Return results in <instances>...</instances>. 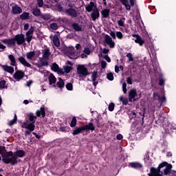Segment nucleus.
Listing matches in <instances>:
<instances>
[{
  "mask_svg": "<svg viewBox=\"0 0 176 176\" xmlns=\"http://www.w3.org/2000/svg\"><path fill=\"white\" fill-rule=\"evenodd\" d=\"M110 35L113 38V39H116V34H115V32H113V31H111Z\"/></svg>",
  "mask_w": 176,
  "mask_h": 176,
  "instance_id": "obj_59",
  "label": "nucleus"
},
{
  "mask_svg": "<svg viewBox=\"0 0 176 176\" xmlns=\"http://www.w3.org/2000/svg\"><path fill=\"white\" fill-rule=\"evenodd\" d=\"M34 31H35V29L34 27L31 26V28L29 29V30L26 32V41L28 43L32 41V34H34Z\"/></svg>",
  "mask_w": 176,
  "mask_h": 176,
  "instance_id": "obj_7",
  "label": "nucleus"
},
{
  "mask_svg": "<svg viewBox=\"0 0 176 176\" xmlns=\"http://www.w3.org/2000/svg\"><path fill=\"white\" fill-rule=\"evenodd\" d=\"M25 76V74L24 73V72L21 70H17L14 74L13 78L14 79H15V80H17L19 82L21 80V79H23V78H24Z\"/></svg>",
  "mask_w": 176,
  "mask_h": 176,
  "instance_id": "obj_6",
  "label": "nucleus"
},
{
  "mask_svg": "<svg viewBox=\"0 0 176 176\" xmlns=\"http://www.w3.org/2000/svg\"><path fill=\"white\" fill-rule=\"evenodd\" d=\"M111 10L109 9H104L101 11L102 17L103 19H108L109 17V12Z\"/></svg>",
  "mask_w": 176,
  "mask_h": 176,
  "instance_id": "obj_24",
  "label": "nucleus"
},
{
  "mask_svg": "<svg viewBox=\"0 0 176 176\" xmlns=\"http://www.w3.org/2000/svg\"><path fill=\"white\" fill-rule=\"evenodd\" d=\"M2 89H6V81L5 80L0 81V90Z\"/></svg>",
  "mask_w": 176,
  "mask_h": 176,
  "instance_id": "obj_41",
  "label": "nucleus"
},
{
  "mask_svg": "<svg viewBox=\"0 0 176 176\" xmlns=\"http://www.w3.org/2000/svg\"><path fill=\"white\" fill-rule=\"evenodd\" d=\"M115 109V103L111 102L109 104V111H110V112H112V111H113Z\"/></svg>",
  "mask_w": 176,
  "mask_h": 176,
  "instance_id": "obj_43",
  "label": "nucleus"
},
{
  "mask_svg": "<svg viewBox=\"0 0 176 176\" xmlns=\"http://www.w3.org/2000/svg\"><path fill=\"white\" fill-rule=\"evenodd\" d=\"M18 61L22 64V65H24V67H28V68H31V64L30 63L27 62V60L23 56H20L18 58Z\"/></svg>",
  "mask_w": 176,
  "mask_h": 176,
  "instance_id": "obj_15",
  "label": "nucleus"
},
{
  "mask_svg": "<svg viewBox=\"0 0 176 176\" xmlns=\"http://www.w3.org/2000/svg\"><path fill=\"white\" fill-rule=\"evenodd\" d=\"M60 0H46L47 3H50V5H53L54 3H57Z\"/></svg>",
  "mask_w": 176,
  "mask_h": 176,
  "instance_id": "obj_46",
  "label": "nucleus"
},
{
  "mask_svg": "<svg viewBox=\"0 0 176 176\" xmlns=\"http://www.w3.org/2000/svg\"><path fill=\"white\" fill-rule=\"evenodd\" d=\"M53 43L56 47H59V46H60V39L58 38V37H57V36L54 37Z\"/></svg>",
  "mask_w": 176,
  "mask_h": 176,
  "instance_id": "obj_32",
  "label": "nucleus"
},
{
  "mask_svg": "<svg viewBox=\"0 0 176 176\" xmlns=\"http://www.w3.org/2000/svg\"><path fill=\"white\" fill-rule=\"evenodd\" d=\"M100 66L102 69H104V68H107V62L105 60H102L100 63Z\"/></svg>",
  "mask_w": 176,
  "mask_h": 176,
  "instance_id": "obj_48",
  "label": "nucleus"
},
{
  "mask_svg": "<svg viewBox=\"0 0 176 176\" xmlns=\"http://www.w3.org/2000/svg\"><path fill=\"white\" fill-rule=\"evenodd\" d=\"M21 127L22 129H27V130L34 131L35 130V123L30 122V121L27 120L22 124Z\"/></svg>",
  "mask_w": 176,
  "mask_h": 176,
  "instance_id": "obj_3",
  "label": "nucleus"
},
{
  "mask_svg": "<svg viewBox=\"0 0 176 176\" xmlns=\"http://www.w3.org/2000/svg\"><path fill=\"white\" fill-rule=\"evenodd\" d=\"M126 83H128V85H133V81L131 80V77L126 78Z\"/></svg>",
  "mask_w": 176,
  "mask_h": 176,
  "instance_id": "obj_56",
  "label": "nucleus"
},
{
  "mask_svg": "<svg viewBox=\"0 0 176 176\" xmlns=\"http://www.w3.org/2000/svg\"><path fill=\"white\" fill-rule=\"evenodd\" d=\"M119 1L120 2H121V3H122V5H124V6H125L126 10H128L129 12L131 10V6L129 4V0H119Z\"/></svg>",
  "mask_w": 176,
  "mask_h": 176,
  "instance_id": "obj_22",
  "label": "nucleus"
},
{
  "mask_svg": "<svg viewBox=\"0 0 176 176\" xmlns=\"http://www.w3.org/2000/svg\"><path fill=\"white\" fill-rule=\"evenodd\" d=\"M8 58L11 62L10 65H12V67H16V58H14V56L10 54L8 55Z\"/></svg>",
  "mask_w": 176,
  "mask_h": 176,
  "instance_id": "obj_27",
  "label": "nucleus"
},
{
  "mask_svg": "<svg viewBox=\"0 0 176 176\" xmlns=\"http://www.w3.org/2000/svg\"><path fill=\"white\" fill-rule=\"evenodd\" d=\"M77 120L76 117H73L70 123V127H75L76 126Z\"/></svg>",
  "mask_w": 176,
  "mask_h": 176,
  "instance_id": "obj_38",
  "label": "nucleus"
},
{
  "mask_svg": "<svg viewBox=\"0 0 176 176\" xmlns=\"http://www.w3.org/2000/svg\"><path fill=\"white\" fill-rule=\"evenodd\" d=\"M159 85L160 86H163L164 85V79L162 77L159 78Z\"/></svg>",
  "mask_w": 176,
  "mask_h": 176,
  "instance_id": "obj_53",
  "label": "nucleus"
},
{
  "mask_svg": "<svg viewBox=\"0 0 176 176\" xmlns=\"http://www.w3.org/2000/svg\"><path fill=\"white\" fill-rule=\"evenodd\" d=\"M153 98L154 100H160V95L157 93H154L153 94Z\"/></svg>",
  "mask_w": 176,
  "mask_h": 176,
  "instance_id": "obj_52",
  "label": "nucleus"
},
{
  "mask_svg": "<svg viewBox=\"0 0 176 176\" xmlns=\"http://www.w3.org/2000/svg\"><path fill=\"white\" fill-rule=\"evenodd\" d=\"M129 167H131V168H135L136 170H141L143 166L140 162H130L129 164Z\"/></svg>",
  "mask_w": 176,
  "mask_h": 176,
  "instance_id": "obj_12",
  "label": "nucleus"
},
{
  "mask_svg": "<svg viewBox=\"0 0 176 176\" xmlns=\"http://www.w3.org/2000/svg\"><path fill=\"white\" fill-rule=\"evenodd\" d=\"M118 24L120 25V27H124V21H123L122 19L118 21Z\"/></svg>",
  "mask_w": 176,
  "mask_h": 176,
  "instance_id": "obj_54",
  "label": "nucleus"
},
{
  "mask_svg": "<svg viewBox=\"0 0 176 176\" xmlns=\"http://www.w3.org/2000/svg\"><path fill=\"white\" fill-rule=\"evenodd\" d=\"M129 115L131 119H134L137 117V114L134 111H129Z\"/></svg>",
  "mask_w": 176,
  "mask_h": 176,
  "instance_id": "obj_42",
  "label": "nucleus"
},
{
  "mask_svg": "<svg viewBox=\"0 0 176 176\" xmlns=\"http://www.w3.org/2000/svg\"><path fill=\"white\" fill-rule=\"evenodd\" d=\"M48 80L50 82V85H53V83L56 82V77L54 76V75L51 74L48 78Z\"/></svg>",
  "mask_w": 176,
  "mask_h": 176,
  "instance_id": "obj_31",
  "label": "nucleus"
},
{
  "mask_svg": "<svg viewBox=\"0 0 176 176\" xmlns=\"http://www.w3.org/2000/svg\"><path fill=\"white\" fill-rule=\"evenodd\" d=\"M50 28L52 30H56L58 28V25L56 23H52L50 24Z\"/></svg>",
  "mask_w": 176,
  "mask_h": 176,
  "instance_id": "obj_39",
  "label": "nucleus"
},
{
  "mask_svg": "<svg viewBox=\"0 0 176 176\" xmlns=\"http://www.w3.org/2000/svg\"><path fill=\"white\" fill-rule=\"evenodd\" d=\"M137 96V90L136 89H131L129 91V100L130 102H133V101H135V97Z\"/></svg>",
  "mask_w": 176,
  "mask_h": 176,
  "instance_id": "obj_8",
  "label": "nucleus"
},
{
  "mask_svg": "<svg viewBox=\"0 0 176 176\" xmlns=\"http://www.w3.org/2000/svg\"><path fill=\"white\" fill-rule=\"evenodd\" d=\"M72 69V67L71 66H67L65 68V72H66V74H69L71 72V70Z\"/></svg>",
  "mask_w": 176,
  "mask_h": 176,
  "instance_id": "obj_49",
  "label": "nucleus"
},
{
  "mask_svg": "<svg viewBox=\"0 0 176 176\" xmlns=\"http://www.w3.org/2000/svg\"><path fill=\"white\" fill-rule=\"evenodd\" d=\"M28 28H30V25L28 23H25L23 28L24 31H27Z\"/></svg>",
  "mask_w": 176,
  "mask_h": 176,
  "instance_id": "obj_62",
  "label": "nucleus"
},
{
  "mask_svg": "<svg viewBox=\"0 0 176 176\" xmlns=\"http://www.w3.org/2000/svg\"><path fill=\"white\" fill-rule=\"evenodd\" d=\"M34 56L39 57L41 56V51H34Z\"/></svg>",
  "mask_w": 176,
  "mask_h": 176,
  "instance_id": "obj_63",
  "label": "nucleus"
},
{
  "mask_svg": "<svg viewBox=\"0 0 176 176\" xmlns=\"http://www.w3.org/2000/svg\"><path fill=\"white\" fill-rule=\"evenodd\" d=\"M97 72H93L91 74L92 82H96V80H97Z\"/></svg>",
  "mask_w": 176,
  "mask_h": 176,
  "instance_id": "obj_40",
  "label": "nucleus"
},
{
  "mask_svg": "<svg viewBox=\"0 0 176 176\" xmlns=\"http://www.w3.org/2000/svg\"><path fill=\"white\" fill-rule=\"evenodd\" d=\"M84 53H85V54H90V48L89 47L85 48Z\"/></svg>",
  "mask_w": 176,
  "mask_h": 176,
  "instance_id": "obj_58",
  "label": "nucleus"
},
{
  "mask_svg": "<svg viewBox=\"0 0 176 176\" xmlns=\"http://www.w3.org/2000/svg\"><path fill=\"white\" fill-rule=\"evenodd\" d=\"M91 17L93 21H96V20L100 17V11L98 10V8L94 9L92 11Z\"/></svg>",
  "mask_w": 176,
  "mask_h": 176,
  "instance_id": "obj_13",
  "label": "nucleus"
},
{
  "mask_svg": "<svg viewBox=\"0 0 176 176\" xmlns=\"http://www.w3.org/2000/svg\"><path fill=\"white\" fill-rule=\"evenodd\" d=\"M116 36L118 38V39H122L123 38V34L121 33V32H117Z\"/></svg>",
  "mask_w": 176,
  "mask_h": 176,
  "instance_id": "obj_51",
  "label": "nucleus"
},
{
  "mask_svg": "<svg viewBox=\"0 0 176 176\" xmlns=\"http://www.w3.org/2000/svg\"><path fill=\"white\" fill-rule=\"evenodd\" d=\"M104 41H105V43L107 45H109V47H111V49H113V47H115V42H113V41H112V38H111V36H109V35L106 34Z\"/></svg>",
  "mask_w": 176,
  "mask_h": 176,
  "instance_id": "obj_9",
  "label": "nucleus"
},
{
  "mask_svg": "<svg viewBox=\"0 0 176 176\" xmlns=\"http://www.w3.org/2000/svg\"><path fill=\"white\" fill-rule=\"evenodd\" d=\"M12 14H21L23 13V9H21L19 6L16 5L12 7Z\"/></svg>",
  "mask_w": 176,
  "mask_h": 176,
  "instance_id": "obj_14",
  "label": "nucleus"
},
{
  "mask_svg": "<svg viewBox=\"0 0 176 176\" xmlns=\"http://www.w3.org/2000/svg\"><path fill=\"white\" fill-rule=\"evenodd\" d=\"M51 17L52 16L50 15V14H45L41 15V19H43V20H45V21H47V20H50Z\"/></svg>",
  "mask_w": 176,
  "mask_h": 176,
  "instance_id": "obj_37",
  "label": "nucleus"
},
{
  "mask_svg": "<svg viewBox=\"0 0 176 176\" xmlns=\"http://www.w3.org/2000/svg\"><path fill=\"white\" fill-rule=\"evenodd\" d=\"M13 153L14 156L16 157V160H17V157H24V156H25V152L23 150L16 151Z\"/></svg>",
  "mask_w": 176,
  "mask_h": 176,
  "instance_id": "obj_18",
  "label": "nucleus"
},
{
  "mask_svg": "<svg viewBox=\"0 0 176 176\" xmlns=\"http://www.w3.org/2000/svg\"><path fill=\"white\" fill-rule=\"evenodd\" d=\"M28 116L29 118L30 122H32L31 123H35V120H36V116H34V113H30Z\"/></svg>",
  "mask_w": 176,
  "mask_h": 176,
  "instance_id": "obj_28",
  "label": "nucleus"
},
{
  "mask_svg": "<svg viewBox=\"0 0 176 176\" xmlns=\"http://www.w3.org/2000/svg\"><path fill=\"white\" fill-rule=\"evenodd\" d=\"M85 131V129L82 127H76L72 132L73 135H78V134H80L81 133H83Z\"/></svg>",
  "mask_w": 176,
  "mask_h": 176,
  "instance_id": "obj_23",
  "label": "nucleus"
},
{
  "mask_svg": "<svg viewBox=\"0 0 176 176\" xmlns=\"http://www.w3.org/2000/svg\"><path fill=\"white\" fill-rule=\"evenodd\" d=\"M164 102H166V96L160 97V99H159V102L163 104Z\"/></svg>",
  "mask_w": 176,
  "mask_h": 176,
  "instance_id": "obj_55",
  "label": "nucleus"
},
{
  "mask_svg": "<svg viewBox=\"0 0 176 176\" xmlns=\"http://www.w3.org/2000/svg\"><path fill=\"white\" fill-rule=\"evenodd\" d=\"M21 20H28L30 19V13L29 12H23L20 16Z\"/></svg>",
  "mask_w": 176,
  "mask_h": 176,
  "instance_id": "obj_29",
  "label": "nucleus"
},
{
  "mask_svg": "<svg viewBox=\"0 0 176 176\" xmlns=\"http://www.w3.org/2000/svg\"><path fill=\"white\" fill-rule=\"evenodd\" d=\"M132 36L133 38H136V39L135 40V43H138L140 46H142L144 43H145V41L141 38V36H140V34H132Z\"/></svg>",
  "mask_w": 176,
  "mask_h": 176,
  "instance_id": "obj_11",
  "label": "nucleus"
},
{
  "mask_svg": "<svg viewBox=\"0 0 176 176\" xmlns=\"http://www.w3.org/2000/svg\"><path fill=\"white\" fill-rule=\"evenodd\" d=\"M15 42H16L17 45H21L25 42L26 38L24 36L23 34H16L14 37Z\"/></svg>",
  "mask_w": 176,
  "mask_h": 176,
  "instance_id": "obj_5",
  "label": "nucleus"
},
{
  "mask_svg": "<svg viewBox=\"0 0 176 176\" xmlns=\"http://www.w3.org/2000/svg\"><path fill=\"white\" fill-rule=\"evenodd\" d=\"M66 89H67V90H69V91L72 90V89H73L72 83L68 82V83L66 85Z\"/></svg>",
  "mask_w": 176,
  "mask_h": 176,
  "instance_id": "obj_47",
  "label": "nucleus"
},
{
  "mask_svg": "<svg viewBox=\"0 0 176 176\" xmlns=\"http://www.w3.org/2000/svg\"><path fill=\"white\" fill-rule=\"evenodd\" d=\"M72 27L73 30H74V31H77L78 32L82 31V26L78 25V23H73L72 24Z\"/></svg>",
  "mask_w": 176,
  "mask_h": 176,
  "instance_id": "obj_25",
  "label": "nucleus"
},
{
  "mask_svg": "<svg viewBox=\"0 0 176 176\" xmlns=\"http://www.w3.org/2000/svg\"><path fill=\"white\" fill-rule=\"evenodd\" d=\"M50 50L49 48H45L43 50V58L47 60L50 57Z\"/></svg>",
  "mask_w": 176,
  "mask_h": 176,
  "instance_id": "obj_20",
  "label": "nucleus"
},
{
  "mask_svg": "<svg viewBox=\"0 0 176 176\" xmlns=\"http://www.w3.org/2000/svg\"><path fill=\"white\" fill-rule=\"evenodd\" d=\"M127 58H129V61H134V58H133V54L128 53L126 54Z\"/></svg>",
  "mask_w": 176,
  "mask_h": 176,
  "instance_id": "obj_45",
  "label": "nucleus"
},
{
  "mask_svg": "<svg viewBox=\"0 0 176 176\" xmlns=\"http://www.w3.org/2000/svg\"><path fill=\"white\" fill-rule=\"evenodd\" d=\"M40 64H41V67H48L49 66V62L43 61V58H40Z\"/></svg>",
  "mask_w": 176,
  "mask_h": 176,
  "instance_id": "obj_36",
  "label": "nucleus"
},
{
  "mask_svg": "<svg viewBox=\"0 0 176 176\" xmlns=\"http://www.w3.org/2000/svg\"><path fill=\"white\" fill-rule=\"evenodd\" d=\"M57 85L60 89H63L65 85L64 80L61 78H58V82H57Z\"/></svg>",
  "mask_w": 176,
  "mask_h": 176,
  "instance_id": "obj_34",
  "label": "nucleus"
},
{
  "mask_svg": "<svg viewBox=\"0 0 176 176\" xmlns=\"http://www.w3.org/2000/svg\"><path fill=\"white\" fill-rule=\"evenodd\" d=\"M94 9H97V6L94 5V2L91 1L89 3V4L87 5V6H86L85 10H87V12H93L94 10Z\"/></svg>",
  "mask_w": 176,
  "mask_h": 176,
  "instance_id": "obj_17",
  "label": "nucleus"
},
{
  "mask_svg": "<svg viewBox=\"0 0 176 176\" xmlns=\"http://www.w3.org/2000/svg\"><path fill=\"white\" fill-rule=\"evenodd\" d=\"M36 114L38 118L41 117V115L42 118H45L46 116V113L45 111V107H41L40 108V110L36 111Z\"/></svg>",
  "mask_w": 176,
  "mask_h": 176,
  "instance_id": "obj_19",
  "label": "nucleus"
},
{
  "mask_svg": "<svg viewBox=\"0 0 176 176\" xmlns=\"http://www.w3.org/2000/svg\"><path fill=\"white\" fill-rule=\"evenodd\" d=\"M77 73L79 75V78H86L88 75H90L89 70L83 65H78L77 66Z\"/></svg>",
  "mask_w": 176,
  "mask_h": 176,
  "instance_id": "obj_2",
  "label": "nucleus"
},
{
  "mask_svg": "<svg viewBox=\"0 0 176 176\" xmlns=\"http://www.w3.org/2000/svg\"><path fill=\"white\" fill-rule=\"evenodd\" d=\"M117 140L120 141L121 140H123V135L122 134H118L116 137Z\"/></svg>",
  "mask_w": 176,
  "mask_h": 176,
  "instance_id": "obj_61",
  "label": "nucleus"
},
{
  "mask_svg": "<svg viewBox=\"0 0 176 176\" xmlns=\"http://www.w3.org/2000/svg\"><path fill=\"white\" fill-rule=\"evenodd\" d=\"M1 42L3 43H5L6 45H8V46H14L16 45V40L15 38H6L3 40H1Z\"/></svg>",
  "mask_w": 176,
  "mask_h": 176,
  "instance_id": "obj_10",
  "label": "nucleus"
},
{
  "mask_svg": "<svg viewBox=\"0 0 176 176\" xmlns=\"http://www.w3.org/2000/svg\"><path fill=\"white\" fill-rule=\"evenodd\" d=\"M164 169V175H170L171 174V168H173V165L171 164L167 163V162H163L159 164L157 168L151 167L150 168V173L148 174V176H163V172L161 170L162 168Z\"/></svg>",
  "mask_w": 176,
  "mask_h": 176,
  "instance_id": "obj_1",
  "label": "nucleus"
},
{
  "mask_svg": "<svg viewBox=\"0 0 176 176\" xmlns=\"http://www.w3.org/2000/svg\"><path fill=\"white\" fill-rule=\"evenodd\" d=\"M0 66L6 72H8L9 74H13L14 72V69L12 66H8V65H1Z\"/></svg>",
  "mask_w": 176,
  "mask_h": 176,
  "instance_id": "obj_16",
  "label": "nucleus"
},
{
  "mask_svg": "<svg viewBox=\"0 0 176 176\" xmlns=\"http://www.w3.org/2000/svg\"><path fill=\"white\" fill-rule=\"evenodd\" d=\"M37 3L39 8H42V6H43V0H37Z\"/></svg>",
  "mask_w": 176,
  "mask_h": 176,
  "instance_id": "obj_57",
  "label": "nucleus"
},
{
  "mask_svg": "<svg viewBox=\"0 0 176 176\" xmlns=\"http://www.w3.org/2000/svg\"><path fill=\"white\" fill-rule=\"evenodd\" d=\"M35 56V51H31L26 53V57L28 60H32V58Z\"/></svg>",
  "mask_w": 176,
  "mask_h": 176,
  "instance_id": "obj_30",
  "label": "nucleus"
},
{
  "mask_svg": "<svg viewBox=\"0 0 176 176\" xmlns=\"http://www.w3.org/2000/svg\"><path fill=\"white\" fill-rule=\"evenodd\" d=\"M107 78L109 80H113V74L112 73H109L107 75Z\"/></svg>",
  "mask_w": 176,
  "mask_h": 176,
  "instance_id": "obj_50",
  "label": "nucleus"
},
{
  "mask_svg": "<svg viewBox=\"0 0 176 176\" xmlns=\"http://www.w3.org/2000/svg\"><path fill=\"white\" fill-rule=\"evenodd\" d=\"M51 68L52 71H54L55 72H60L61 71V69H60V68L58 67V65H57L56 63H53Z\"/></svg>",
  "mask_w": 176,
  "mask_h": 176,
  "instance_id": "obj_33",
  "label": "nucleus"
},
{
  "mask_svg": "<svg viewBox=\"0 0 176 176\" xmlns=\"http://www.w3.org/2000/svg\"><path fill=\"white\" fill-rule=\"evenodd\" d=\"M127 84L126 82L122 83V91L124 94L127 93Z\"/></svg>",
  "mask_w": 176,
  "mask_h": 176,
  "instance_id": "obj_44",
  "label": "nucleus"
},
{
  "mask_svg": "<svg viewBox=\"0 0 176 176\" xmlns=\"http://www.w3.org/2000/svg\"><path fill=\"white\" fill-rule=\"evenodd\" d=\"M17 122V115L14 114V117L13 120H11L9 122L8 126H13V124H15V123Z\"/></svg>",
  "mask_w": 176,
  "mask_h": 176,
  "instance_id": "obj_35",
  "label": "nucleus"
},
{
  "mask_svg": "<svg viewBox=\"0 0 176 176\" xmlns=\"http://www.w3.org/2000/svg\"><path fill=\"white\" fill-rule=\"evenodd\" d=\"M104 58H105L106 61H107V63H111V58H109V56H108V55H105L104 56Z\"/></svg>",
  "mask_w": 176,
  "mask_h": 176,
  "instance_id": "obj_60",
  "label": "nucleus"
},
{
  "mask_svg": "<svg viewBox=\"0 0 176 176\" xmlns=\"http://www.w3.org/2000/svg\"><path fill=\"white\" fill-rule=\"evenodd\" d=\"M82 127L84 129V131H86V130H91V131H94V130H96V127H94V124L92 122H89L88 124Z\"/></svg>",
  "mask_w": 176,
  "mask_h": 176,
  "instance_id": "obj_21",
  "label": "nucleus"
},
{
  "mask_svg": "<svg viewBox=\"0 0 176 176\" xmlns=\"http://www.w3.org/2000/svg\"><path fill=\"white\" fill-rule=\"evenodd\" d=\"M131 6H134L135 3V0H129Z\"/></svg>",
  "mask_w": 176,
  "mask_h": 176,
  "instance_id": "obj_64",
  "label": "nucleus"
},
{
  "mask_svg": "<svg viewBox=\"0 0 176 176\" xmlns=\"http://www.w3.org/2000/svg\"><path fill=\"white\" fill-rule=\"evenodd\" d=\"M32 13L36 17H39V16H41V9H39L38 8H33L32 10Z\"/></svg>",
  "mask_w": 176,
  "mask_h": 176,
  "instance_id": "obj_26",
  "label": "nucleus"
},
{
  "mask_svg": "<svg viewBox=\"0 0 176 176\" xmlns=\"http://www.w3.org/2000/svg\"><path fill=\"white\" fill-rule=\"evenodd\" d=\"M65 13L70 17L76 19L78 17V11L73 8L65 9Z\"/></svg>",
  "mask_w": 176,
  "mask_h": 176,
  "instance_id": "obj_4",
  "label": "nucleus"
}]
</instances>
